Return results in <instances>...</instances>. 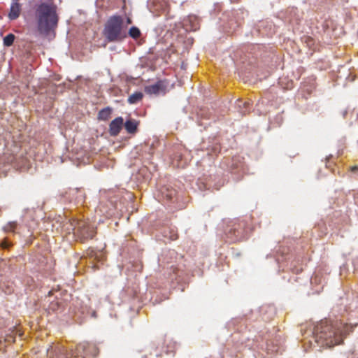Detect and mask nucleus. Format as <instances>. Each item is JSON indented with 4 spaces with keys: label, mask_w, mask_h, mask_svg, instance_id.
<instances>
[{
    "label": "nucleus",
    "mask_w": 358,
    "mask_h": 358,
    "mask_svg": "<svg viewBox=\"0 0 358 358\" xmlns=\"http://www.w3.org/2000/svg\"><path fill=\"white\" fill-rule=\"evenodd\" d=\"M357 170H358V166H352L351 168V171H353V172L356 171Z\"/></svg>",
    "instance_id": "23"
},
{
    "label": "nucleus",
    "mask_w": 358,
    "mask_h": 358,
    "mask_svg": "<svg viewBox=\"0 0 358 358\" xmlns=\"http://www.w3.org/2000/svg\"><path fill=\"white\" fill-rule=\"evenodd\" d=\"M248 104H249V103H248V102H245V103H244V106H248Z\"/></svg>",
    "instance_id": "27"
},
{
    "label": "nucleus",
    "mask_w": 358,
    "mask_h": 358,
    "mask_svg": "<svg viewBox=\"0 0 358 358\" xmlns=\"http://www.w3.org/2000/svg\"><path fill=\"white\" fill-rule=\"evenodd\" d=\"M57 6L53 2H44L36 9V18L38 31L48 35L57 27L59 17Z\"/></svg>",
    "instance_id": "2"
},
{
    "label": "nucleus",
    "mask_w": 358,
    "mask_h": 358,
    "mask_svg": "<svg viewBox=\"0 0 358 358\" xmlns=\"http://www.w3.org/2000/svg\"><path fill=\"white\" fill-rule=\"evenodd\" d=\"M164 237L169 238L171 241L178 239V235L175 228H166L163 231Z\"/></svg>",
    "instance_id": "12"
},
{
    "label": "nucleus",
    "mask_w": 358,
    "mask_h": 358,
    "mask_svg": "<svg viewBox=\"0 0 358 358\" xmlns=\"http://www.w3.org/2000/svg\"><path fill=\"white\" fill-rule=\"evenodd\" d=\"M111 109L109 107L101 109L98 113V119L100 120H108L111 115Z\"/></svg>",
    "instance_id": "13"
},
{
    "label": "nucleus",
    "mask_w": 358,
    "mask_h": 358,
    "mask_svg": "<svg viewBox=\"0 0 358 358\" xmlns=\"http://www.w3.org/2000/svg\"><path fill=\"white\" fill-rule=\"evenodd\" d=\"M21 10L22 5L19 2L12 1L10 11L8 15V18L11 20L17 19L20 16Z\"/></svg>",
    "instance_id": "7"
},
{
    "label": "nucleus",
    "mask_w": 358,
    "mask_h": 358,
    "mask_svg": "<svg viewBox=\"0 0 358 358\" xmlns=\"http://www.w3.org/2000/svg\"><path fill=\"white\" fill-rule=\"evenodd\" d=\"M1 246L3 248L6 249V248H8L9 247V243L6 241H3L1 242Z\"/></svg>",
    "instance_id": "19"
},
{
    "label": "nucleus",
    "mask_w": 358,
    "mask_h": 358,
    "mask_svg": "<svg viewBox=\"0 0 358 358\" xmlns=\"http://www.w3.org/2000/svg\"><path fill=\"white\" fill-rule=\"evenodd\" d=\"M143 97V94L141 92H136L131 94L128 98V102L134 104L140 101Z\"/></svg>",
    "instance_id": "14"
},
{
    "label": "nucleus",
    "mask_w": 358,
    "mask_h": 358,
    "mask_svg": "<svg viewBox=\"0 0 358 358\" xmlns=\"http://www.w3.org/2000/svg\"><path fill=\"white\" fill-rule=\"evenodd\" d=\"M171 163L173 166L177 168H185L187 164V160L184 159L182 154L179 152L174 154Z\"/></svg>",
    "instance_id": "9"
},
{
    "label": "nucleus",
    "mask_w": 358,
    "mask_h": 358,
    "mask_svg": "<svg viewBox=\"0 0 358 358\" xmlns=\"http://www.w3.org/2000/svg\"><path fill=\"white\" fill-rule=\"evenodd\" d=\"M87 255L90 256V257H94V255L95 254V252L93 250H88L87 251Z\"/></svg>",
    "instance_id": "20"
},
{
    "label": "nucleus",
    "mask_w": 358,
    "mask_h": 358,
    "mask_svg": "<svg viewBox=\"0 0 358 358\" xmlns=\"http://www.w3.org/2000/svg\"><path fill=\"white\" fill-rule=\"evenodd\" d=\"M138 122L134 119L127 120L124 123V127L129 134H134L137 131Z\"/></svg>",
    "instance_id": "10"
},
{
    "label": "nucleus",
    "mask_w": 358,
    "mask_h": 358,
    "mask_svg": "<svg viewBox=\"0 0 358 358\" xmlns=\"http://www.w3.org/2000/svg\"><path fill=\"white\" fill-rule=\"evenodd\" d=\"M103 35L109 42L121 41L127 36L124 20L120 15H113L106 22Z\"/></svg>",
    "instance_id": "3"
},
{
    "label": "nucleus",
    "mask_w": 358,
    "mask_h": 358,
    "mask_svg": "<svg viewBox=\"0 0 358 358\" xmlns=\"http://www.w3.org/2000/svg\"><path fill=\"white\" fill-rule=\"evenodd\" d=\"M70 224L75 238L82 243L92 239L96 234L95 228L85 220L73 219Z\"/></svg>",
    "instance_id": "4"
},
{
    "label": "nucleus",
    "mask_w": 358,
    "mask_h": 358,
    "mask_svg": "<svg viewBox=\"0 0 358 358\" xmlns=\"http://www.w3.org/2000/svg\"><path fill=\"white\" fill-rule=\"evenodd\" d=\"M306 41V43H308V44H309V43H311V44H312V43H313V38H310V37H306V41Z\"/></svg>",
    "instance_id": "21"
},
{
    "label": "nucleus",
    "mask_w": 358,
    "mask_h": 358,
    "mask_svg": "<svg viewBox=\"0 0 358 358\" xmlns=\"http://www.w3.org/2000/svg\"><path fill=\"white\" fill-rule=\"evenodd\" d=\"M59 306V305L57 301H52L49 305V309L51 310L52 311H56L58 310Z\"/></svg>",
    "instance_id": "18"
},
{
    "label": "nucleus",
    "mask_w": 358,
    "mask_h": 358,
    "mask_svg": "<svg viewBox=\"0 0 358 358\" xmlns=\"http://www.w3.org/2000/svg\"><path fill=\"white\" fill-rule=\"evenodd\" d=\"M15 38V35L13 34H9L6 35L3 38V45L7 47L12 45L14 42Z\"/></svg>",
    "instance_id": "16"
},
{
    "label": "nucleus",
    "mask_w": 358,
    "mask_h": 358,
    "mask_svg": "<svg viewBox=\"0 0 358 358\" xmlns=\"http://www.w3.org/2000/svg\"><path fill=\"white\" fill-rule=\"evenodd\" d=\"M127 22H128L129 24H130V23L131 22V20H130V19H128V20H127Z\"/></svg>",
    "instance_id": "26"
},
{
    "label": "nucleus",
    "mask_w": 358,
    "mask_h": 358,
    "mask_svg": "<svg viewBox=\"0 0 358 358\" xmlns=\"http://www.w3.org/2000/svg\"><path fill=\"white\" fill-rule=\"evenodd\" d=\"M167 6H168L167 2L165 0H164V5L162 6V10H165Z\"/></svg>",
    "instance_id": "22"
},
{
    "label": "nucleus",
    "mask_w": 358,
    "mask_h": 358,
    "mask_svg": "<svg viewBox=\"0 0 358 358\" xmlns=\"http://www.w3.org/2000/svg\"><path fill=\"white\" fill-rule=\"evenodd\" d=\"M90 348V345L87 343L78 345L75 352V357H77V358H89L88 350Z\"/></svg>",
    "instance_id": "8"
},
{
    "label": "nucleus",
    "mask_w": 358,
    "mask_h": 358,
    "mask_svg": "<svg viewBox=\"0 0 358 358\" xmlns=\"http://www.w3.org/2000/svg\"><path fill=\"white\" fill-rule=\"evenodd\" d=\"M166 91V85L164 81L159 80L154 85H148L145 87V92L148 94L159 95L164 94Z\"/></svg>",
    "instance_id": "5"
},
{
    "label": "nucleus",
    "mask_w": 358,
    "mask_h": 358,
    "mask_svg": "<svg viewBox=\"0 0 358 358\" xmlns=\"http://www.w3.org/2000/svg\"><path fill=\"white\" fill-rule=\"evenodd\" d=\"M167 196L169 197V199H171V194L167 195Z\"/></svg>",
    "instance_id": "24"
},
{
    "label": "nucleus",
    "mask_w": 358,
    "mask_h": 358,
    "mask_svg": "<svg viewBox=\"0 0 358 358\" xmlns=\"http://www.w3.org/2000/svg\"><path fill=\"white\" fill-rule=\"evenodd\" d=\"M141 31L136 27H132L129 30V35L134 39L138 38L141 36Z\"/></svg>",
    "instance_id": "15"
},
{
    "label": "nucleus",
    "mask_w": 358,
    "mask_h": 358,
    "mask_svg": "<svg viewBox=\"0 0 358 358\" xmlns=\"http://www.w3.org/2000/svg\"><path fill=\"white\" fill-rule=\"evenodd\" d=\"M124 124V120L122 117L114 119L109 125V133L113 136H116L120 132Z\"/></svg>",
    "instance_id": "6"
},
{
    "label": "nucleus",
    "mask_w": 358,
    "mask_h": 358,
    "mask_svg": "<svg viewBox=\"0 0 358 358\" xmlns=\"http://www.w3.org/2000/svg\"><path fill=\"white\" fill-rule=\"evenodd\" d=\"M352 331V327L341 322L322 321L313 331V338L321 347L331 348L341 344L345 336Z\"/></svg>",
    "instance_id": "1"
},
{
    "label": "nucleus",
    "mask_w": 358,
    "mask_h": 358,
    "mask_svg": "<svg viewBox=\"0 0 358 358\" xmlns=\"http://www.w3.org/2000/svg\"><path fill=\"white\" fill-rule=\"evenodd\" d=\"M236 225V224H234V227L230 229L229 232L234 234L235 240H238L243 236V230L242 227L244 224L243 223H238L237 227Z\"/></svg>",
    "instance_id": "11"
},
{
    "label": "nucleus",
    "mask_w": 358,
    "mask_h": 358,
    "mask_svg": "<svg viewBox=\"0 0 358 358\" xmlns=\"http://www.w3.org/2000/svg\"><path fill=\"white\" fill-rule=\"evenodd\" d=\"M16 227V222H10L4 227V229L7 231H13Z\"/></svg>",
    "instance_id": "17"
},
{
    "label": "nucleus",
    "mask_w": 358,
    "mask_h": 358,
    "mask_svg": "<svg viewBox=\"0 0 358 358\" xmlns=\"http://www.w3.org/2000/svg\"><path fill=\"white\" fill-rule=\"evenodd\" d=\"M13 2H19L20 0H11Z\"/></svg>",
    "instance_id": "25"
}]
</instances>
